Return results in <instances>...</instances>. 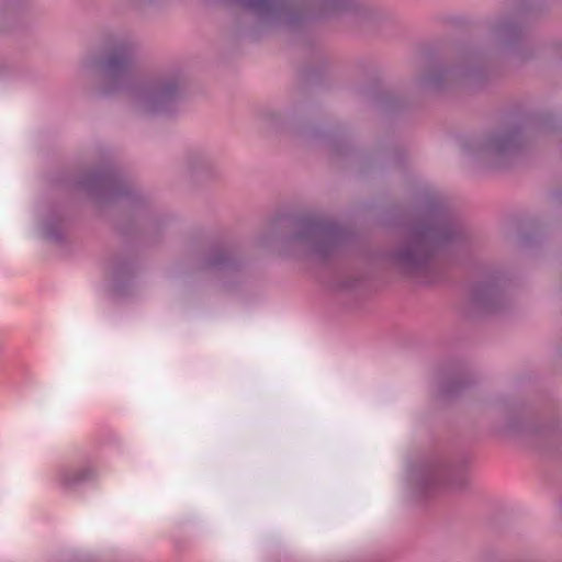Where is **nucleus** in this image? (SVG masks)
<instances>
[{
  "mask_svg": "<svg viewBox=\"0 0 562 562\" xmlns=\"http://www.w3.org/2000/svg\"><path fill=\"white\" fill-rule=\"evenodd\" d=\"M259 119L261 127L267 132L277 131L279 127V111L278 108H272L265 104L259 109Z\"/></svg>",
  "mask_w": 562,
  "mask_h": 562,
  "instance_id": "39448f33",
  "label": "nucleus"
},
{
  "mask_svg": "<svg viewBox=\"0 0 562 562\" xmlns=\"http://www.w3.org/2000/svg\"><path fill=\"white\" fill-rule=\"evenodd\" d=\"M137 44L130 38L115 40L108 49L99 68L106 83L104 94L124 92L131 109L142 116H159L173 113L181 100L186 80L178 70L159 71L131 78Z\"/></svg>",
  "mask_w": 562,
  "mask_h": 562,
  "instance_id": "f257e3e1",
  "label": "nucleus"
},
{
  "mask_svg": "<svg viewBox=\"0 0 562 562\" xmlns=\"http://www.w3.org/2000/svg\"><path fill=\"white\" fill-rule=\"evenodd\" d=\"M113 182L114 176L111 172H98L90 175L87 179L80 182V184L90 191L100 189L106 193H112Z\"/></svg>",
  "mask_w": 562,
  "mask_h": 562,
  "instance_id": "20e7f679",
  "label": "nucleus"
},
{
  "mask_svg": "<svg viewBox=\"0 0 562 562\" xmlns=\"http://www.w3.org/2000/svg\"><path fill=\"white\" fill-rule=\"evenodd\" d=\"M90 473V470L87 469L66 472L61 476V482L66 487H71L88 480Z\"/></svg>",
  "mask_w": 562,
  "mask_h": 562,
  "instance_id": "423d86ee",
  "label": "nucleus"
},
{
  "mask_svg": "<svg viewBox=\"0 0 562 562\" xmlns=\"http://www.w3.org/2000/svg\"><path fill=\"white\" fill-rule=\"evenodd\" d=\"M238 266L233 252L226 248L213 249L203 261V267L209 269L232 270Z\"/></svg>",
  "mask_w": 562,
  "mask_h": 562,
  "instance_id": "f03ea898",
  "label": "nucleus"
},
{
  "mask_svg": "<svg viewBox=\"0 0 562 562\" xmlns=\"http://www.w3.org/2000/svg\"><path fill=\"white\" fill-rule=\"evenodd\" d=\"M183 164L187 170L193 175L210 171L213 167L212 160L200 149L187 151Z\"/></svg>",
  "mask_w": 562,
  "mask_h": 562,
  "instance_id": "7ed1b4c3",
  "label": "nucleus"
},
{
  "mask_svg": "<svg viewBox=\"0 0 562 562\" xmlns=\"http://www.w3.org/2000/svg\"><path fill=\"white\" fill-rule=\"evenodd\" d=\"M282 12H283V19H284L285 18V5L284 4H283Z\"/></svg>",
  "mask_w": 562,
  "mask_h": 562,
  "instance_id": "0eeeda50",
  "label": "nucleus"
}]
</instances>
